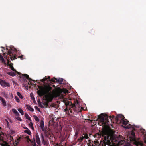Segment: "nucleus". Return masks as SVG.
I'll return each instance as SVG.
<instances>
[{
	"mask_svg": "<svg viewBox=\"0 0 146 146\" xmlns=\"http://www.w3.org/2000/svg\"><path fill=\"white\" fill-rule=\"evenodd\" d=\"M38 87L39 89L37 92L38 94L40 97L44 96L46 100L48 102H51L54 97H58L60 95V91H57L52 93L51 91L52 87L49 86H38Z\"/></svg>",
	"mask_w": 146,
	"mask_h": 146,
	"instance_id": "nucleus-1",
	"label": "nucleus"
},
{
	"mask_svg": "<svg viewBox=\"0 0 146 146\" xmlns=\"http://www.w3.org/2000/svg\"><path fill=\"white\" fill-rule=\"evenodd\" d=\"M102 138L104 140L102 143H101L100 146H116L115 143H113L115 139L111 133L108 131H104L102 133Z\"/></svg>",
	"mask_w": 146,
	"mask_h": 146,
	"instance_id": "nucleus-2",
	"label": "nucleus"
},
{
	"mask_svg": "<svg viewBox=\"0 0 146 146\" xmlns=\"http://www.w3.org/2000/svg\"><path fill=\"white\" fill-rule=\"evenodd\" d=\"M64 102L65 103V105L66 106H70L69 110H70V113H72L73 110L74 112H80L81 111V109L82 108L81 107L80 108L79 106V102L77 100H76L75 102V103H72V102L67 101L66 100H64Z\"/></svg>",
	"mask_w": 146,
	"mask_h": 146,
	"instance_id": "nucleus-3",
	"label": "nucleus"
},
{
	"mask_svg": "<svg viewBox=\"0 0 146 146\" xmlns=\"http://www.w3.org/2000/svg\"><path fill=\"white\" fill-rule=\"evenodd\" d=\"M10 62V61L9 60H8V63L9 65V66H10V68L11 69V70L13 71H15V72L17 73L18 74L20 75V78H23L24 79V80H25V79H24V78H25L26 79L28 80L29 82H31L32 81H33V80L30 78L29 77V76L28 75H27L26 74H22L19 72L17 71L15 69L13 66V64L12 63H11L10 64H9Z\"/></svg>",
	"mask_w": 146,
	"mask_h": 146,
	"instance_id": "nucleus-4",
	"label": "nucleus"
},
{
	"mask_svg": "<svg viewBox=\"0 0 146 146\" xmlns=\"http://www.w3.org/2000/svg\"><path fill=\"white\" fill-rule=\"evenodd\" d=\"M98 119L101 122L102 126H105L108 121V117L106 114H100L98 116Z\"/></svg>",
	"mask_w": 146,
	"mask_h": 146,
	"instance_id": "nucleus-5",
	"label": "nucleus"
},
{
	"mask_svg": "<svg viewBox=\"0 0 146 146\" xmlns=\"http://www.w3.org/2000/svg\"><path fill=\"white\" fill-rule=\"evenodd\" d=\"M10 49H9L7 52V54L9 55L10 56V59L11 60H13L15 59H16L17 58L16 56L17 55H15L13 57L12 56L11 54L12 53V51L13 50L14 51H17L16 49L14 47H9Z\"/></svg>",
	"mask_w": 146,
	"mask_h": 146,
	"instance_id": "nucleus-6",
	"label": "nucleus"
},
{
	"mask_svg": "<svg viewBox=\"0 0 146 146\" xmlns=\"http://www.w3.org/2000/svg\"><path fill=\"white\" fill-rule=\"evenodd\" d=\"M54 78L55 77H54L52 79L50 80V77L49 76H46L43 79H41L40 81L42 82H44L46 81H47V82H48V81H50V82L52 83V82H53L54 83L55 82V80L56 79H54Z\"/></svg>",
	"mask_w": 146,
	"mask_h": 146,
	"instance_id": "nucleus-7",
	"label": "nucleus"
},
{
	"mask_svg": "<svg viewBox=\"0 0 146 146\" xmlns=\"http://www.w3.org/2000/svg\"><path fill=\"white\" fill-rule=\"evenodd\" d=\"M0 84L3 87L7 86L9 87L10 84L9 83L6 82L4 80L0 79Z\"/></svg>",
	"mask_w": 146,
	"mask_h": 146,
	"instance_id": "nucleus-8",
	"label": "nucleus"
},
{
	"mask_svg": "<svg viewBox=\"0 0 146 146\" xmlns=\"http://www.w3.org/2000/svg\"><path fill=\"white\" fill-rule=\"evenodd\" d=\"M115 140L116 141L117 144L118 145H120L123 144L125 142L123 140H119V139L118 138H115L114 140V141Z\"/></svg>",
	"mask_w": 146,
	"mask_h": 146,
	"instance_id": "nucleus-9",
	"label": "nucleus"
},
{
	"mask_svg": "<svg viewBox=\"0 0 146 146\" xmlns=\"http://www.w3.org/2000/svg\"><path fill=\"white\" fill-rule=\"evenodd\" d=\"M125 117L122 114H118L115 117V120L116 122H117L119 121V118H121V119H123Z\"/></svg>",
	"mask_w": 146,
	"mask_h": 146,
	"instance_id": "nucleus-10",
	"label": "nucleus"
},
{
	"mask_svg": "<svg viewBox=\"0 0 146 146\" xmlns=\"http://www.w3.org/2000/svg\"><path fill=\"white\" fill-rule=\"evenodd\" d=\"M40 125L42 131H44V133H47V131L46 129L45 130V129H44V121L42 120L41 121Z\"/></svg>",
	"mask_w": 146,
	"mask_h": 146,
	"instance_id": "nucleus-11",
	"label": "nucleus"
},
{
	"mask_svg": "<svg viewBox=\"0 0 146 146\" xmlns=\"http://www.w3.org/2000/svg\"><path fill=\"white\" fill-rule=\"evenodd\" d=\"M36 141L37 144L41 146L40 141L38 135V134H36L35 135Z\"/></svg>",
	"mask_w": 146,
	"mask_h": 146,
	"instance_id": "nucleus-12",
	"label": "nucleus"
},
{
	"mask_svg": "<svg viewBox=\"0 0 146 146\" xmlns=\"http://www.w3.org/2000/svg\"><path fill=\"white\" fill-rule=\"evenodd\" d=\"M0 100L2 102V104L4 107H5L6 105V102L5 100L1 96H0Z\"/></svg>",
	"mask_w": 146,
	"mask_h": 146,
	"instance_id": "nucleus-13",
	"label": "nucleus"
},
{
	"mask_svg": "<svg viewBox=\"0 0 146 146\" xmlns=\"http://www.w3.org/2000/svg\"><path fill=\"white\" fill-rule=\"evenodd\" d=\"M125 120H125L124 119H121V120H120V123H122L123 125H126L128 124V122H129L128 121H127V120L126 119H125Z\"/></svg>",
	"mask_w": 146,
	"mask_h": 146,
	"instance_id": "nucleus-14",
	"label": "nucleus"
},
{
	"mask_svg": "<svg viewBox=\"0 0 146 146\" xmlns=\"http://www.w3.org/2000/svg\"><path fill=\"white\" fill-rule=\"evenodd\" d=\"M12 111L14 113L16 116L19 117V113L15 109H12Z\"/></svg>",
	"mask_w": 146,
	"mask_h": 146,
	"instance_id": "nucleus-15",
	"label": "nucleus"
},
{
	"mask_svg": "<svg viewBox=\"0 0 146 146\" xmlns=\"http://www.w3.org/2000/svg\"><path fill=\"white\" fill-rule=\"evenodd\" d=\"M26 106L29 110L32 112L34 111L33 109L31 107V106L29 105H26Z\"/></svg>",
	"mask_w": 146,
	"mask_h": 146,
	"instance_id": "nucleus-16",
	"label": "nucleus"
},
{
	"mask_svg": "<svg viewBox=\"0 0 146 146\" xmlns=\"http://www.w3.org/2000/svg\"><path fill=\"white\" fill-rule=\"evenodd\" d=\"M54 78V79H56V82H57L58 83L59 82L60 83H59V84H61V83H60L61 82H62L63 80V79L62 78H59L57 79V78Z\"/></svg>",
	"mask_w": 146,
	"mask_h": 146,
	"instance_id": "nucleus-17",
	"label": "nucleus"
},
{
	"mask_svg": "<svg viewBox=\"0 0 146 146\" xmlns=\"http://www.w3.org/2000/svg\"><path fill=\"white\" fill-rule=\"evenodd\" d=\"M140 132L142 133L143 135H146V131L145 129L141 128L140 129Z\"/></svg>",
	"mask_w": 146,
	"mask_h": 146,
	"instance_id": "nucleus-18",
	"label": "nucleus"
},
{
	"mask_svg": "<svg viewBox=\"0 0 146 146\" xmlns=\"http://www.w3.org/2000/svg\"><path fill=\"white\" fill-rule=\"evenodd\" d=\"M25 129L26 130L24 131V132L28 134L29 135H30L31 134V132L27 128H26Z\"/></svg>",
	"mask_w": 146,
	"mask_h": 146,
	"instance_id": "nucleus-19",
	"label": "nucleus"
},
{
	"mask_svg": "<svg viewBox=\"0 0 146 146\" xmlns=\"http://www.w3.org/2000/svg\"><path fill=\"white\" fill-rule=\"evenodd\" d=\"M84 135L83 136V137L84 139H87L89 138V137L88 136V134L87 133H85L84 132L82 133V135Z\"/></svg>",
	"mask_w": 146,
	"mask_h": 146,
	"instance_id": "nucleus-20",
	"label": "nucleus"
},
{
	"mask_svg": "<svg viewBox=\"0 0 146 146\" xmlns=\"http://www.w3.org/2000/svg\"><path fill=\"white\" fill-rule=\"evenodd\" d=\"M7 74L12 76H13L16 75L13 72H8L7 73Z\"/></svg>",
	"mask_w": 146,
	"mask_h": 146,
	"instance_id": "nucleus-21",
	"label": "nucleus"
},
{
	"mask_svg": "<svg viewBox=\"0 0 146 146\" xmlns=\"http://www.w3.org/2000/svg\"><path fill=\"white\" fill-rule=\"evenodd\" d=\"M84 139L83 136V135H82L80 136V137L79 138L78 141L79 142H81L83 141Z\"/></svg>",
	"mask_w": 146,
	"mask_h": 146,
	"instance_id": "nucleus-22",
	"label": "nucleus"
},
{
	"mask_svg": "<svg viewBox=\"0 0 146 146\" xmlns=\"http://www.w3.org/2000/svg\"><path fill=\"white\" fill-rule=\"evenodd\" d=\"M21 137H17V138L16 139L15 141L17 144L19 143L21 139Z\"/></svg>",
	"mask_w": 146,
	"mask_h": 146,
	"instance_id": "nucleus-23",
	"label": "nucleus"
},
{
	"mask_svg": "<svg viewBox=\"0 0 146 146\" xmlns=\"http://www.w3.org/2000/svg\"><path fill=\"white\" fill-rule=\"evenodd\" d=\"M37 102H38V104L42 108H44V106H42V103L41 102H40V99H38V100H37Z\"/></svg>",
	"mask_w": 146,
	"mask_h": 146,
	"instance_id": "nucleus-24",
	"label": "nucleus"
},
{
	"mask_svg": "<svg viewBox=\"0 0 146 146\" xmlns=\"http://www.w3.org/2000/svg\"><path fill=\"white\" fill-rule=\"evenodd\" d=\"M41 137L42 139V142L44 144H45V141L44 139V137L42 133H41Z\"/></svg>",
	"mask_w": 146,
	"mask_h": 146,
	"instance_id": "nucleus-25",
	"label": "nucleus"
},
{
	"mask_svg": "<svg viewBox=\"0 0 146 146\" xmlns=\"http://www.w3.org/2000/svg\"><path fill=\"white\" fill-rule=\"evenodd\" d=\"M30 142L32 143V144L33 146H36V143L34 137L33 138V141L31 140V141Z\"/></svg>",
	"mask_w": 146,
	"mask_h": 146,
	"instance_id": "nucleus-26",
	"label": "nucleus"
},
{
	"mask_svg": "<svg viewBox=\"0 0 146 146\" xmlns=\"http://www.w3.org/2000/svg\"><path fill=\"white\" fill-rule=\"evenodd\" d=\"M3 95L6 98H8V95L7 93L5 92H3Z\"/></svg>",
	"mask_w": 146,
	"mask_h": 146,
	"instance_id": "nucleus-27",
	"label": "nucleus"
},
{
	"mask_svg": "<svg viewBox=\"0 0 146 146\" xmlns=\"http://www.w3.org/2000/svg\"><path fill=\"white\" fill-rule=\"evenodd\" d=\"M25 115L27 119L30 121H31V117L29 116L28 115L27 113H25Z\"/></svg>",
	"mask_w": 146,
	"mask_h": 146,
	"instance_id": "nucleus-28",
	"label": "nucleus"
},
{
	"mask_svg": "<svg viewBox=\"0 0 146 146\" xmlns=\"http://www.w3.org/2000/svg\"><path fill=\"white\" fill-rule=\"evenodd\" d=\"M0 60L3 63H5V60L3 57V56L1 55H0Z\"/></svg>",
	"mask_w": 146,
	"mask_h": 146,
	"instance_id": "nucleus-29",
	"label": "nucleus"
},
{
	"mask_svg": "<svg viewBox=\"0 0 146 146\" xmlns=\"http://www.w3.org/2000/svg\"><path fill=\"white\" fill-rule=\"evenodd\" d=\"M18 111L22 115H24L23 111L21 109V108H19L18 109Z\"/></svg>",
	"mask_w": 146,
	"mask_h": 146,
	"instance_id": "nucleus-30",
	"label": "nucleus"
},
{
	"mask_svg": "<svg viewBox=\"0 0 146 146\" xmlns=\"http://www.w3.org/2000/svg\"><path fill=\"white\" fill-rule=\"evenodd\" d=\"M17 94L18 96L21 99L23 98V97L21 95V93L19 92H17Z\"/></svg>",
	"mask_w": 146,
	"mask_h": 146,
	"instance_id": "nucleus-31",
	"label": "nucleus"
},
{
	"mask_svg": "<svg viewBox=\"0 0 146 146\" xmlns=\"http://www.w3.org/2000/svg\"><path fill=\"white\" fill-rule=\"evenodd\" d=\"M33 117L34 118L35 120L37 121L38 122L39 121V119L38 117L36 116L35 115H33Z\"/></svg>",
	"mask_w": 146,
	"mask_h": 146,
	"instance_id": "nucleus-32",
	"label": "nucleus"
},
{
	"mask_svg": "<svg viewBox=\"0 0 146 146\" xmlns=\"http://www.w3.org/2000/svg\"><path fill=\"white\" fill-rule=\"evenodd\" d=\"M29 125L30 127L31 128L32 130H34L33 126V123L31 122H30V123L29 124Z\"/></svg>",
	"mask_w": 146,
	"mask_h": 146,
	"instance_id": "nucleus-33",
	"label": "nucleus"
},
{
	"mask_svg": "<svg viewBox=\"0 0 146 146\" xmlns=\"http://www.w3.org/2000/svg\"><path fill=\"white\" fill-rule=\"evenodd\" d=\"M131 125L130 124H129L128 125L124 127V128L127 129H128L129 128H131Z\"/></svg>",
	"mask_w": 146,
	"mask_h": 146,
	"instance_id": "nucleus-34",
	"label": "nucleus"
},
{
	"mask_svg": "<svg viewBox=\"0 0 146 146\" xmlns=\"http://www.w3.org/2000/svg\"><path fill=\"white\" fill-rule=\"evenodd\" d=\"M137 146H144L143 144L139 142H137Z\"/></svg>",
	"mask_w": 146,
	"mask_h": 146,
	"instance_id": "nucleus-35",
	"label": "nucleus"
},
{
	"mask_svg": "<svg viewBox=\"0 0 146 146\" xmlns=\"http://www.w3.org/2000/svg\"><path fill=\"white\" fill-rule=\"evenodd\" d=\"M78 132L77 131H76L75 132V134L74 135L75 137H76V138L77 137L78 134Z\"/></svg>",
	"mask_w": 146,
	"mask_h": 146,
	"instance_id": "nucleus-36",
	"label": "nucleus"
},
{
	"mask_svg": "<svg viewBox=\"0 0 146 146\" xmlns=\"http://www.w3.org/2000/svg\"><path fill=\"white\" fill-rule=\"evenodd\" d=\"M23 55H21L20 56H18L16 58H20L21 60H23Z\"/></svg>",
	"mask_w": 146,
	"mask_h": 146,
	"instance_id": "nucleus-37",
	"label": "nucleus"
},
{
	"mask_svg": "<svg viewBox=\"0 0 146 146\" xmlns=\"http://www.w3.org/2000/svg\"><path fill=\"white\" fill-rule=\"evenodd\" d=\"M35 108L38 111H40V110L39 108L37 106H35Z\"/></svg>",
	"mask_w": 146,
	"mask_h": 146,
	"instance_id": "nucleus-38",
	"label": "nucleus"
},
{
	"mask_svg": "<svg viewBox=\"0 0 146 146\" xmlns=\"http://www.w3.org/2000/svg\"><path fill=\"white\" fill-rule=\"evenodd\" d=\"M15 99L16 100L17 102H19V98L17 96L15 97Z\"/></svg>",
	"mask_w": 146,
	"mask_h": 146,
	"instance_id": "nucleus-39",
	"label": "nucleus"
},
{
	"mask_svg": "<svg viewBox=\"0 0 146 146\" xmlns=\"http://www.w3.org/2000/svg\"><path fill=\"white\" fill-rule=\"evenodd\" d=\"M1 145L2 146H9V145H7L6 143H1Z\"/></svg>",
	"mask_w": 146,
	"mask_h": 146,
	"instance_id": "nucleus-40",
	"label": "nucleus"
},
{
	"mask_svg": "<svg viewBox=\"0 0 146 146\" xmlns=\"http://www.w3.org/2000/svg\"><path fill=\"white\" fill-rule=\"evenodd\" d=\"M63 92L65 93H68V90L67 89H64L63 90Z\"/></svg>",
	"mask_w": 146,
	"mask_h": 146,
	"instance_id": "nucleus-41",
	"label": "nucleus"
},
{
	"mask_svg": "<svg viewBox=\"0 0 146 146\" xmlns=\"http://www.w3.org/2000/svg\"><path fill=\"white\" fill-rule=\"evenodd\" d=\"M16 118L17 120L21 121H22V119L19 117H16Z\"/></svg>",
	"mask_w": 146,
	"mask_h": 146,
	"instance_id": "nucleus-42",
	"label": "nucleus"
},
{
	"mask_svg": "<svg viewBox=\"0 0 146 146\" xmlns=\"http://www.w3.org/2000/svg\"><path fill=\"white\" fill-rule=\"evenodd\" d=\"M110 118L111 119V120H112V119H113L115 118V116L114 115L110 116Z\"/></svg>",
	"mask_w": 146,
	"mask_h": 146,
	"instance_id": "nucleus-43",
	"label": "nucleus"
},
{
	"mask_svg": "<svg viewBox=\"0 0 146 146\" xmlns=\"http://www.w3.org/2000/svg\"><path fill=\"white\" fill-rule=\"evenodd\" d=\"M26 138L27 139V140L29 141H31V140L29 138V136H27L26 137Z\"/></svg>",
	"mask_w": 146,
	"mask_h": 146,
	"instance_id": "nucleus-44",
	"label": "nucleus"
},
{
	"mask_svg": "<svg viewBox=\"0 0 146 146\" xmlns=\"http://www.w3.org/2000/svg\"><path fill=\"white\" fill-rule=\"evenodd\" d=\"M131 134L133 137H134L135 136V133L134 132L132 131L131 132Z\"/></svg>",
	"mask_w": 146,
	"mask_h": 146,
	"instance_id": "nucleus-45",
	"label": "nucleus"
},
{
	"mask_svg": "<svg viewBox=\"0 0 146 146\" xmlns=\"http://www.w3.org/2000/svg\"><path fill=\"white\" fill-rule=\"evenodd\" d=\"M7 106L9 107H11V105L9 103H7Z\"/></svg>",
	"mask_w": 146,
	"mask_h": 146,
	"instance_id": "nucleus-46",
	"label": "nucleus"
},
{
	"mask_svg": "<svg viewBox=\"0 0 146 146\" xmlns=\"http://www.w3.org/2000/svg\"><path fill=\"white\" fill-rule=\"evenodd\" d=\"M31 98H32V99L33 100H35V98H34V97L33 96H31Z\"/></svg>",
	"mask_w": 146,
	"mask_h": 146,
	"instance_id": "nucleus-47",
	"label": "nucleus"
},
{
	"mask_svg": "<svg viewBox=\"0 0 146 146\" xmlns=\"http://www.w3.org/2000/svg\"><path fill=\"white\" fill-rule=\"evenodd\" d=\"M30 96H31H31H33V94L32 93H31L30 94Z\"/></svg>",
	"mask_w": 146,
	"mask_h": 146,
	"instance_id": "nucleus-48",
	"label": "nucleus"
},
{
	"mask_svg": "<svg viewBox=\"0 0 146 146\" xmlns=\"http://www.w3.org/2000/svg\"><path fill=\"white\" fill-rule=\"evenodd\" d=\"M6 54H7V53H3V56H5V55H6Z\"/></svg>",
	"mask_w": 146,
	"mask_h": 146,
	"instance_id": "nucleus-49",
	"label": "nucleus"
},
{
	"mask_svg": "<svg viewBox=\"0 0 146 146\" xmlns=\"http://www.w3.org/2000/svg\"><path fill=\"white\" fill-rule=\"evenodd\" d=\"M6 121L7 123V124L8 125L9 124V122H8V121L7 120H6Z\"/></svg>",
	"mask_w": 146,
	"mask_h": 146,
	"instance_id": "nucleus-50",
	"label": "nucleus"
},
{
	"mask_svg": "<svg viewBox=\"0 0 146 146\" xmlns=\"http://www.w3.org/2000/svg\"><path fill=\"white\" fill-rule=\"evenodd\" d=\"M53 87H54L55 88H56L55 86L54 85H53Z\"/></svg>",
	"mask_w": 146,
	"mask_h": 146,
	"instance_id": "nucleus-51",
	"label": "nucleus"
},
{
	"mask_svg": "<svg viewBox=\"0 0 146 146\" xmlns=\"http://www.w3.org/2000/svg\"><path fill=\"white\" fill-rule=\"evenodd\" d=\"M6 49H7V50H9V49H8V48L7 47V48H6Z\"/></svg>",
	"mask_w": 146,
	"mask_h": 146,
	"instance_id": "nucleus-52",
	"label": "nucleus"
},
{
	"mask_svg": "<svg viewBox=\"0 0 146 146\" xmlns=\"http://www.w3.org/2000/svg\"><path fill=\"white\" fill-rule=\"evenodd\" d=\"M5 57H6V59H7V56H5Z\"/></svg>",
	"mask_w": 146,
	"mask_h": 146,
	"instance_id": "nucleus-53",
	"label": "nucleus"
},
{
	"mask_svg": "<svg viewBox=\"0 0 146 146\" xmlns=\"http://www.w3.org/2000/svg\"><path fill=\"white\" fill-rule=\"evenodd\" d=\"M46 105H48V103H45Z\"/></svg>",
	"mask_w": 146,
	"mask_h": 146,
	"instance_id": "nucleus-54",
	"label": "nucleus"
},
{
	"mask_svg": "<svg viewBox=\"0 0 146 146\" xmlns=\"http://www.w3.org/2000/svg\"><path fill=\"white\" fill-rule=\"evenodd\" d=\"M59 88V89L60 90H61V89H60V88Z\"/></svg>",
	"mask_w": 146,
	"mask_h": 146,
	"instance_id": "nucleus-55",
	"label": "nucleus"
},
{
	"mask_svg": "<svg viewBox=\"0 0 146 146\" xmlns=\"http://www.w3.org/2000/svg\"><path fill=\"white\" fill-rule=\"evenodd\" d=\"M92 31L93 32H94L93 33L94 34V31H93V30Z\"/></svg>",
	"mask_w": 146,
	"mask_h": 146,
	"instance_id": "nucleus-56",
	"label": "nucleus"
},
{
	"mask_svg": "<svg viewBox=\"0 0 146 146\" xmlns=\"http://www.w3.org/2000/svg\"><path fill=\"white\" fill-rule=\"evenodd\" d=\"M2 48H3L4 49H5L4 48L2 47Z\"/></svg>",
	"mask_w": 146,
	"mask_h": 146,
	"instance_id": "nucleus-57",
	"label": "nucleus"
},
{
	"mask_svg": "<svg viewBox=\"0 0 146 146\" xmlns=\"http://www.w3.org/2000/svg\"><path fill=\"white\" fill-rule=\"evenodd\" d=\"M11 95H12L11 93Z\"/></svg>",
	"mask_w": 146,
	"mask_h": 146,
	"instance_id": "nucleus-58",
	"label": "nucleus"
},
{
	"mask_svg": "<svg viewBox=\"0 0 146 146\" xmlns=\"http://www.w3.org/2000/svg\"><path fill=\"white\" fill-rule=\"evenodd\" d=\"M57 146H59V145H58Z\"/></svg>",
	"mask_w": 146,
	"mask_h": 146,
	"instance_id": "nucleus-59",
	"label": "nucleus"
},
{
	"mask_svg": "<svg viewBox=\"0 0 146 146\" xmlns=\"http://www.w3.org/2000/svg\"><path fill=\"white\" fill-rule=\"evenodd\" d=\"M37 146H38V145H37Z\"/></svg>",
	"mask_w": 146,
	"mask_h": 146,
	"instance_id": "nucleus-60",
	"label": "nucleus"
}]
</instances>
